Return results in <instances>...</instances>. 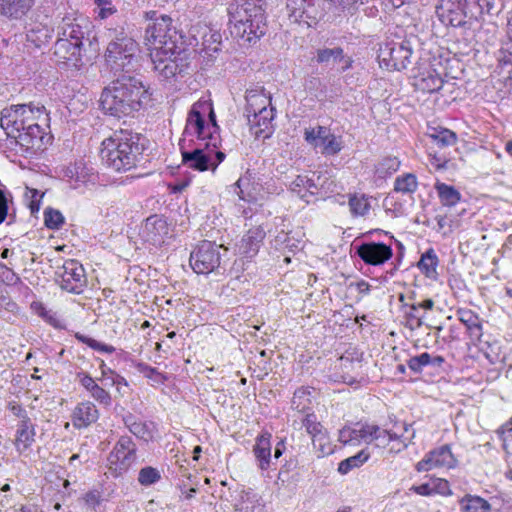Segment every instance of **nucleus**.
Segmentation results:
<instances>
[{
	"instance_id": "nucleus-23",
	"label": "nucleus",
	"mask_w": 512,
	"mask_h": 512,
	"mask_svg": "<svg viewBox=\"0 0 512 512\" xmlns=\"http://www.w3.org/2000/svg\"><path fill=\"white\" fill-rule=\"evenodd\" d=\"M275 112L273 107H267L265 104L258 109L253 110L252 117L248 115L249 123L254 129L255 136L267 137L271 133L272 121L274 120Z\"/></svg>"
},
{
	"instance_id": "nucleus-54",
	"label": "nucleus",
	"mask_w": 512,
	"mask_h": 512,
	"mask_svg": "<svg viewBox=\"0 0 512 512\" xmlns=\"http://www.w3.org/2000/svg\"><path fill=\"white\" fill-rule=\"evenodd\" d=\"M302 425L305 427L307 433L311 436V439L326 431L313 413H309L305 416V418L302 420Z\"/></svg>"
},
{
	"instance_id": "nucleus-17",
	"label": "nucleus",
	"mask_w": 512,
	"mask_h": 512,
	"mask_svg": "<svg viewBox=\"0 0 512 512\" xmlns=\"http://www.w3.org/2000/svg\"><path fill=\"white\" fill-rule=\"evenodd\" d=\"M286 8L292 22L306 27L315 24L319 15L315 0H287Z\"/></svg>"
},
{
	"instance_id": "nucleus-61",
	"label": "nucleus",
	"mask_w": 512,
	"mask_h": 512,
	"mask_svg": "<svg viewBox=\"0 0 512 512\" xmlns=\"http://www.w3.org/2000/svg\"><path fill=\"white\" fill-rule=\"evenodd\" d=\"M83 501L89 508L95 509L102 502V494L98 490H91L83 496Z\"/></svg>"
},
{
	"instance_id": "nucleus-34",
	"label": "nucleus",
	"mask_w": 512,
	"mask_h": 512,
	"mask_svg": "<svg viewBox=\"0 0 512 512\" xmlns=\"http://www.w3.org/2000/svg\"><path fill=\"white\" fill-rule=\"evenodd\" d=\"M66 176L74 181L73 187L79 188L89 182H94L95 174L83 162H77L67 168Z\"/></svg>"
},
{
	"instance_id": "nucleus-4",
	"label": "nucleus",
	"mask_w": 512,
	"mask_h": 512,
	"mask_svg": "<svg viewBox=\"0 0 512 512\" xmlns=\"http://www.w3.org/2000/svg\"><path fill=\"white\" fill-rule=\"evenodd\" d=\"M139 135L119 130L102 141L100 157L104 165L116 172H125L136 166L142 148Z\"/></svg>"
},
{
	"instance_id": "nucleus-13",
	"label": "nucleus",
	"mask_w": 512,
	"mask_h": 512,
	"mask_svg": "<svg viewBox=\"0 0 512 512\" xmlns=\"http://www.w3.org/2000/svg\"><path fill=\"white\" fill-rule=\"evenodd\" d=\"M56 277L61 289L70 293L79 294L86 284L84 268L74 259L64 261L63 265L57 268Z\"/></svg>"
},
{
	"instance_id": "nucleus-57",
	"label": "nucleus",
	"mask_w": 512,
	"mask_h": 512,
	"mask_svg": "<svg viewBox=\"0 0 512 512\" xmlns=\"http://www.w3.org/2000/svg\"><path fill=\"white\" fill-rule=\"evenodd\" d=\"M152 426V423L138 421L137 423L134 424L133 427H131V430L129 431L136 437L148 441L153 437Z\"/></svg>"
},
{
	"instance_id": "nucleus-51",
	"label": "nucleus",
	"mask_w": 512,
	"mask_h": 512,
	"mask_svg": "<svg viewBox=\"0 0 512 512\" xmlns=\"http://www.w3.org/2000/svg\"><path fill=\"white\" fill-rule=\"evenodd\" d=\"M206 112L209 114V123H207V127L209 128V140L212 141L214 147H219L221 144L219 126L216 123V116L211 103H209V108Z\"/></svg>"
},
{
	"instance_id": "nucleus-20",
	"label": "nucleus",
	"mask_w": 512,
	"mask_h": 512,
	"mask_svg": "<svg viewBox=\"0 0 512 512\" xmlns=\"http://www.w3.org/2000/svg\"><path fill=\"white\" fill-rule=\"evenodd\" d=\"M357 255L368 265L384 264L393 256L390 245L380 242H366L357 247Z\"/></svg>"
},
{
	"instance_id": "nucleus-49",
	"label": "nucleus",
	"mask_w": 512,
	"mask_h": 512,
	"mask_svg": "<svg viewBox=\"0 0 512 512\" xmlns=\"http://www.w3.org/2000/svg\"><path fill=\"white\" fill-rule=\"evenodd\" d=\"M469 5L475 4L480 14L497 15L502 9L501 0H468Z\"/></svg>"
},
{
	"instance_id": "nucleus-64",
	"label": "nucleus",
	"mask_w": 512,
	"mask_h": 512,
	"mask_svg": "<svg viewBox=\"0 0 512 512\" xmlns=\"http://www.w3.org/2000/svg\"><path fill=\"white\" fill-rule=\"evenodd\" d=\"M395 434L398 436V439L390 441L395 442V444L390 448V451L393 453H399L405 450L409 443H411L412 439L415 437V432L413 431L409 441L407 442L403 435H398L397 433Z\"/></svg>"
},
{
	"instance_id": "nucleus-50",
	"label": "nucleus",
	"mask_w": 512,
	"mask_h": 512,
	"mask_svg": "<svg viewBox=\"0 0 512 512\" xmlns=\"http://www.w3.org/2000/svg\"><path fill=\"white\" fill-rule=\"evenodd\" d=\"M161 479V473L158 469L146 466L140 469L138 473V482L142 486H150L157 483Z\"/></svg>"
},
{
	"instance_id": "nucleus-31",
	"label": "nucleus",
	"mask_w": 512,
	"mask_h": 512,
	"mask_svg": "<svg viewBox=\"0 0 512 512\" xmlns=\"http://www.w3.org/2000/svg\"><path fill=\"white\" fill-rule=\"evenodd\" d=\"M35 0H0V13L11 19L22 18L34 5Z\"/></svg>"
},
{
	"instance_id": "nucleus-45",
	"label": "nucleus",
	"mask_w": 512,
	"mask_h": 512,
	"mask_svg": "<svg viewBox=\"0 0 512 512\" xmlns=\"http://www.w3.org/2000/svg\"><path fill=\"white\" fill-rule=\"evenodd\" d=\"M338 361H339V367L343 371H346V375L342 376L343 381L348 384H353L354 382H356V378L349 375V372L350 371L355 372L356 375H358L359 373L357 371L362 367L361 361L354 360L349 355L341 356Z\"/></svg>"
},
{
	"instance_id": "nucleus-11",
	"label": "nucleus",
	"mask_w": 512,
	"mask_h": 512,
	"mask_svg": "<svg viewBox=\"0 0 512 512\" xmlns=\"http://www.w3.org/2000/svg\"><path fill=\"white\" fill-rule=\"evenodd\" d=\"M305 141L325 156L338 154L342 150L340 137L335 136L328 127L317 125L304 130Z\"/></svg>"
},
{
	"instance_id": "nucleus-26",
	"label": "nucleus",
	"mask_w": 512,
	"mask_h": 512,
	"mask_svg": "<svg viewBox=\"0 0 512 512\" xmlns=\"http://www.w3.org/2000/svg\"><path fill=\"white\" fill-rule=\"evenodd\" d=\"M35 425L31 419L20 420L17 424L14 445L16 450L22 454L26 452L35 442Z\"/></svg>"
},
{
	"instance_id": "nucleus-56",
	"label": "nucleus",
	"mask_w": 512,
	"mask_h": 512,
	"mask_svg": "<svg viewBox=\"0 0 512 512\" xmlns=\"http://www.w3.org/2000/svg\"><path fill=\"white\" fill-rule=\"evenodd\" d=\"M407 366L414 373H421L423 371L424 367L430 366V354L427 352H424L420 355L411 357L407 361Z\"/></svg>"
},
{
	"instance_id": "nucleus-40",
	"label": "nucleus",
	"mask_w": 512,
	"mask_h": 512,
	"mask_svg": "<svg viewBox=\"0 0 512 512\" xmlns=\"http://www.w3.org/2000/svg\"><path fill=\"white\" fill-rule=\"evenodd\" d=\"M387 53L392 55L390 64H406V62H410L412 55V51L409 47L396 43L386 44L384 46V55Z\"/></svg>"
},
{
	"instance_id": "nucleus-6",
	"label": "nucleus",
	"mask_w": 512,
	"mask_h": 512,
	"mask_svg": "<svg viewBox=\"0 0 512 512\" xmlns=\"http://www.w3.org/2000/svg\"><path fill=\"white\" fill-rule=\"evenodd\" d=\"M396 439H398V436L394 432L368 423H357L354 426H345L339 431L338 435L339 442L343 445L350 446L375 442L377 447L384 448L391 440Z\"/></svg>"
},
{
	"instance_id": "nucleus-10",
	"label": "nucleus",
	"mask_w": 512,
	"mask_h": 512,
	"mask_svg": "<svg viewBox=\"0 0 512 512\" xmlns=\"http://www.w3.org/2000/svg\"><path fill=\"white\" fill-rule=\"evenodd\" d=\"M234 186L238 197L247 202L264 200L276 191L274 184L269 182L264 183L262 178L249 172L241 176Z\"/></svg>"
},
{
	"instance_id": "nucleus-25",
	"label": "nucleus",
	"mask_w": 512,
	"mask_h": 512,
	"mask_svg": "<svg viewBox=\"0 0 512 512\" xmlns=\"http://www.w3.org/2000/svg\"><path fill=\"white\" fill-rule=\"evenodd\" d=\"M271 433L265 431L257 436L255 445L253 446V454L256 458L258 468L261 471H266L270 468L272 463L271 457Z\"/></svg>"
},
{
	"instance_id": "nucleus-46",
	"label": "nucleus",
	"mask_w": 512,
	"mask_h": 512,
	"mask_svg": "<svg viewBox=\"0 0 512 512\" xmlns=\"http://www.w3.org/2000/svg\"><path fill=\"white\" fill-rule=\"evenodd\" d=\"M311 404V390L308 387H300L294 392L291 405L292 408L299 411L305 412L309 409Z\"/></svg>"
},
{
	"instance_id": "nucleus-41",
	"label": "nucleus",
	"mask_w": 512,
	"mask_h": 512,
	"mask_svg": "<svg viewBox=\"0 0 512 512\" xmlns=\"http://www.w3.org/2000/svg\"><path fill=\"white\" fill-rule=\"evenodd\" d=\"M435 189L438 193L441 203L444 206H454L461 199V194L453 186L437 182L435 184Z\"/></svg>"
},
{
	"instance_id": "nucleus-38",
	"label": "nucleus",
	"mask_w": 512,
	"mask_h": 512,
	"mask_svg": "<svg viewBox=\"0 0 512 512\" xmlns=\"http://www.w3.org/2000/svg\"><path fill=\"white\" fill-rule=\"evenodd\" d=\"M460 510L462 512H490L491 505L488 501L480 496L466 495L460 502Z\"/></svg>"
},
{
	"instance_id": "nucleus-32",
	"label": "nucleus",
	"mask_w": 512,
	"mask_h": 512,
	"mask_svg": "<svg viewBox=\"0 0 512 512\" xmlns=\"http://www.w3.org/2000/svg\"><path fill=\"white\" fill-rule=\"evenodd\" d=\"M313 56L311 60H315L318 63H337L344 62L345 64H351L352 60L345 53L341 47L333 48H321L311 53Z\"/></svg>"
},
{
	"instance_id": "nucleus-18",
	"label": "nucleus",
	"mask_w": 512,
	"mask_h": 512,
	"mask_svg": "<svg viewBox=\"0 0 512 512\" xmlns=\"http://www.w3.org/2000/svg\"><path fill=\"white\" fill-rule=\"evenodd\" d=\"M457 460L454 457L449 445H442L427 453L422 460L416 464L418 472H427L435 468H454Z\"/></svg>"
},
{
	"instance_id": "nucleus-39",
	"label": "nucleus",
	"mask_w": 512,
	"mask_h": 512,
	"mask_svg": "<svg viewBox=\"0 0 512 512\" xmlns=\"http://www.w3.org/2000/svg\"><path fill=\"white\" fill-rule=\"evenodd\" d=\"M418 188V180L413 173H404L396 177L394 191L404 195H412Z\"/></svg>"
},
{
	"instance_id": "nucleus-63",
	"label": "nucleus",
	"mask_w": 512,
	"mask_h": 512,
	"mask_svg": "<svg viewBox=\"0 0 512 512\" xmlns=\"http://www.w3.org/2000/svg\"><path fill=\"white\" fill-rule=\"evenodd\" d=\"M0 280L7 285H16L21 283L20 277L10 268L6 266L3 272H1Z\"/></svg>"
},
{
	"instance_id": "nucleus-9",
	"label": "nucleus",
	"mask_w": 512,
	"mask_h": 512,
	"mask_svg": "<svg viewBox=\"0 0 512 512\" xmlns=\"http://www.w3.org/2000/svg\"><path fill=\"white\" fill-rule=\"evenodd\" d=\"M136 444L129 436H121L107 458V467L114 476L125 473L136 460Z\"/></svg>"
},
{
	"instance_id": "nucleus-5",
	"label": "nucleus",
	"mask_w": 512,
	"mask_h": 512,
	"mask_svg": "<svg viewBox=\"0 0 512 512\" xmlns=\"http://www.w3.org/2000/svg\"><path fill=\"white\" fill-rule=\"evenodd\" d=\"M182 163L193 170L200 172L215 171L218 165L224 161L225 153L214 147L212 141L200 142L194 148L188 149L185 138L179 142Z\"/></svg>"
},
{
	"instance_id": "nucleus-43",
	"label": "nucleus",
	"mask_w": 512,
	"mask_h": 512,
	"mask_svg": "<svg viewBox=\"0 0 512 512\" xmlns=\"http://www.w3.org/2000/svg\"><path fill=\"white\" fill-rule=\"evenodd\" d=\"M328 4V9H334L338 15L341 13L353 15L358 10L359 6L364 4V0H325Z\"/></svg>"
},
{
	"instance_id": "nucleus-37",
	"label": "nucleus",
	"mask_w": 512,
	"mask_h": 512,
	"mask_svg": "<svg viewBox=\"0 0 512 512\" xmlns=\"http://www.w3.org/2000/svg\"><path fill=\"white\" fill-rule=\"evenodd\" d=\"M439 264V259L433 249L427 250L424 254H422L419 262L418 268L421 272L432 280H436L438 277L437 267Z\"/></svg>"
},
{
	"instance_id": "nucleus-19",
	"label": "nucleus",
	"mask_w": 512,
	"mask_h": 512,
	"mask_svg": "<svg viewBox=\"0 0 512 512\" xmlns=\"http://www.w3.org/2000/svg\"><path fill=\"white\" fill-rule=\"evenodd\" d=\"M140 236L143 241L158 247L169 238L170 228L165 219L158 215H152L143 223Z\"/></svg>"
},
{
	"instance_id": "nucleus-3",
	"label": "nucleus",
	"mask_w": 512,
	"mask_h": 512,
	"mask_svg": "<svg viewBox=\"0 0 512 512\" xmlns=\"http://www.w3.org/2000/svg\"><path fill=\"white\" fill-rule=\"evenodd\" d=\"M229 30L242 45L254 44L266 32L264 10L252 0H235L229 7Z\"/></svg>"
},
{
	"instance_id": "nucleus-16",
	"label": "nucleus",
	"mask_w": 512,
	"mask_h": 512,
	"mask_svg": "<svg viewBox=\"0 0 512 512\" xmlns=\"http://www.w3.org/2000/svg\"><path fill=\"white\" fill-rule=\"evenodd\" d=\"M208 108L209 102L207 101H198L192 105L187 117L183 138L196 136L200 142L209 141V128L204 119V114Z\"/></svg>"
},
{
	"instance_id": "nucleus-12",
	"label": "nucleus",
	"mask_w": 512,
	"mask_h": 512,
	"mask_svg": "<svg viewBox=\"0 0 512 512\" xmlns=\"http://www.w3.org/2000/svg\"><path fill=\"white\" fill-rule=\"evenodd\" d=\"M138 45L124 32H120L106 49L105 59L108 64H130L137 60Z\"/></svg>"
},
{
	"instance_id": "nucleus-52",
	"label": "nucleus",
	"mask_w": 512,
	"mask_h": 512,
	"mask_svg": "<svg viewBox=\"0 0 512 512\" xmlns=\"http://www.w3.org/2000/svg\"><path fill=\"white\" fill-rule=\"evenodd\" d=\"M302 425L305 427L307 433L311 436V439L326 431L313 413H309L305 416V418L302 420Z\"/></svg>"
},
{
	"instance_id": "nucleus-42",
	"label": "nucleus",
	"mask_w": 512,
	"mask_h": 512,
	"mask_svg": "<svg viewBox=\"0 0 512 512\" xmlns=\"http://www.w3.org/2000/svg\"><path fill=\"white\" fill-rule=\"evenodd\" d=\"M350 212L353 216H366L371 208L369 198L364 194H353L349 196L348 200Z\"/></svg>"
},
{
	"instance_id": "nucleus-15",
	"label": "nucleus",
	"mask_w": 512,
	"mask_h": 512,
	"mask_svg": "<svg viewBox=\"0 0 512 512\" xmlns=\"http://www.w3.org/2000/svg\"><path fill=\"white\" fill-rule=\"evenodd\" d=\"M92 23L88 17L79 14H69L62 18L58 26V34L62 38H66L82 47L83 40L89 39Z\"/></svg>"
},
{
	"instance_id": "nucleus-33",
	"label": "nucleus",
	"mask_w": 512,
	"mask_h": 512,
	"mask_svg": "<svg viewBox=\"0 0 512 512\" xmlns=\"http://www.w3.org/2000/svg\"><path fill=\"white\" fill-rule=\"evenodd\" d=\"M53 36V28L44 23H30L27 27V41L33 43L36 47L49 42Z\"/></svg>"
},
{
	"instance_id": "nucleus-36",
	"label": "nucleus",
	"mask_w": 512,
	"mask_h": 512,
	"mask_svg": "<svg viewBox=\"0 0 512 512\" xmlns=\"http://www.w3.org/2000/svg\"><path fill=\"white\" fill-rule=\"evenodd\" d=\"M80 384L90 393L91 397L105 406L111 405L110 394L100 387L88 374H79Z\"/></svg>"
},
{
	"instance_id": "nucleus-30",
	"label": "nucleus",
	"mask_w": 512,
	"mask_h": 512,
	"mask_svg": "<svg viewBox=\"0 0 512 512\" xmlns=\"http://www.w3.org/2000/svg\"><path fill=\"white\" fill-rule=\"evenodd\" d=\"M202 57L204 60L216 61L222 52L221 34L218 31L209 30L202 36Z\"/></svg>"
},
{
	"instance_id": "nucleus-47",
	"label": "nucleus",
	"mask_w": 512,
	"mask_h": 512,
	"mask_svg": "<svg viewBox=\"0 0 512 512\" xmlns=\"http://www.w3.org/2000/svg\"><path fill=\"white\" fill-rule=\"evenodd\" d=\"M312 445L318 457H325L334 452V447L331 443L327 431L317 435L312 439Z\"/></svg>"
},
{
	"instance_id": "nucleus-58",
	"label": "nucleus",
	"mask_w": 512,
	"mask_h": 512,
	"mask_svg": "<svg viewBox=\"0 0 512 512\" xmlns=\"http://www.w3.org/2000/svg\"><path fill=\"white\" fill-rule=\"evenodd\" d=\"M433 494L449 495L451 494L450 485L447 480L442 478H433L430 480Z\"/></svg>"
},
{
	"instance_id": "nucleus-35",
	"label": "nucleus",
	"mask_w": 512,
	"mask_h": 512,
	"mask_svg": "<svg viewBox=\"0 0 512 512\" xmlns=\"http://www.w3.org/2000/svg\"><path fill=\"white\" fill-rule=\"evenodd\" d=\"M426 135L440 148L453 146L457 142L456 133L441 126H429Z\"/></svg>"
},
{
	"instance_id": "nucleus-21",
	"label": "nucleus",
	"mask_w": 512,
	"mask_h": 512,
	"mask_svg": "<svg viewBox=\"0 0 512 512\" xmlns=\"http://www.w3.org/2000/svg\"><path fill=\"white\" fill-rule=\"evenodd\" d=\"M39 121L40 120H34L28 123L25 129L20 130V132L13 137L25 152L35 153L43 149L45 133L39 125Z\"/></svg>"
},
{
	"instance_id": "nucleus-62",
	"label": "nucleus",
	"mask_w": 512,
	"mask_h": 512,
	"mask_svg": "<svg viewBox=\"0 0 512 512\" xmlns=\"http://www.w3.org/2000/svg\"><path fill=\"white\" fill-rule=\"evenodd\" d=\"M349 288L354 289L359 294L360 298L367 296L371 291V285L363 279L351 282Z\"/></svg>"
},
{
	"instance_id": "nucleus-60",
	"label": "nucleus",
	"mask_w": 512,
	"mask_h": 512,
	"mask_svg": "<svg viewBox=\"0 0 512 512\" xmlns=\"http://www.w3.org/2000/svg\"><path fill=\"white\" fill-rule=\"evenodd\" d=\"M95 4L99 9L98 16L102 19L116 12L111 0H95Z\"/></svg>"
},
{
	"instance_id": "nucleus-48",
	"label": "nucleus",
	"mask_w": 512,
	"mask_h": 512,
	"mask_svg": "<svg viewBox=\"0 0 512 512\" xmlns=\"http://www.w3.org/2000/svg\"><path fill=\"white\" fill-rule=\"evenodd\" d=\"M318 176L317 196L321 198L330 197L332 193L336 192L337 184L335 179L327 173H318Z\"/></svg>"
},
{
	"instance_id": "nucleus-27",
	"label": "nucleus",
	"mask_w": 512,
	"mask_h": 512,
	"mask_svg": "<svg viewBox=\"0 0 512 512\" xmlns=\"http://www.w3.org/2000/svg\"><path fill=\"white\" fill-rule=\"evenodd\" d=\"M264 237L265 231L261 226L251 228L242 237L239 252L246 257H253L258 252Z\"/></svg>"
},
{
	"instance_id": "nucleus-7",
	"label": "nucleus",
	"mask_w": 512,
	"mask_h": 512,
	"mask_svg": "<svg viewBox=\"0 0 512 512\" xmlns=\"http://www.w3.org/2000/svg\"><path fill=\"white\" fill-rule=\"evenodd\" d=\"M34 120H47L43 105L23 104L3 109L0 125L5 130L7 136L13 138L20 130L25 129L28 123Z\"/></svg>"
},
{
	"instance_id": "nucleus-22",
	"label": "nucleus",
	"mask_w": 512,
	"mask_h": 512,
	"mask_svg": "<svg viewBox=\"0 0 512 512\" xmlns=\"http://www.w3.org/2000/svg\"><path fill=\"white\" fill-rule=\"evenodd\" d=\"M318 180L319 176L316 172L298 175L291 182L290 189L306 203H309L311 196H317Z\"/></svg>"
},
{
	"instance_id": "nucleus-53",
	"label": "nucleus",
	"mask_w": 512,
	"mask_h": 512,
	"mask_svg": "<svg viewBox=\"0 0 512 512\" xmlns=\"http://www.w3.org/2000/svg\"><path fill=\"white\" fill-rule=\"evenodd\" d=\"M302 425L305 427L307 433L311 436V439L326 431L313 413H309L305 416V418L302 420Z\"/></svg>"
},
{
	"instance_id": "nucleus-29",
	"label": "nucleus",
	"mask_w": 512,
	"mask_h": 512,
	"mask_svg": "<svg viewBox=\"0 0 512 512\" xmlns=\"http://www.w3.org/2000/svg\"><path fill=\"white\" fill-rule=\"evenodd\" d=\"M82 47L66 38L59 36L55 43V55L59 57L60 64L77 62L80 60Z\"/></svg>"
},
{
	"instance_id": "nucleus-44",
	"label": "nucleus",
	"mask_w": 512,
	"mask_h": 512,
	"mask_svg": "<svg viewBox=\"0 0 512 512\" xmlns=\"http://www.w3.org/2000/svg\"><path fill=\"white\" fill-rule=\"evenodd\" d=\"M370 454L366 450H361L357 454L341 461L338 466V472L345 475L351 470L362 466L368 459Z\"/></svg>"
},
{
	"instance_id": "nucleus-2",
	"label": "nucleus",
	"mask_w": 512,
	"mask_h": 512,
	"mask_svg": "<svg viewBox=\"0 0 512 512\" xmlns=\"http://www.w3.org/2000/svg\"><path fill=\"white\" fill-rule=\"evenodd\" d=\"M182 35L173 26L172 19L167 15L155 17L145 29L146 45L150 51L153 64L166 61L183 60L180 55L184 52Z\"/></svg>"
},
{
	"instance_id": "nucleus-55",
	"label": "nucleus",
	"mask_w": 512,
	"mask_h": 512,
	"mask_svg": "<svg viewBox=\"0 0 512 512\" xmlns=\"http://www.w3.org/2000/svg\"><path fill=\"white\" fill-rule=\"evenodd\" d=\"M44 222L50 229H59L64 223V217L60 211L49 208L44 212Z\"/></svg>"
},
{
	"instance_id": "nucleus-14",
	"label": "nucleus",
	"mask_w": 512,
	"mask_h": 512,
	"mask_svg": "<svg viewBox=\"0 0 512 512\" xmlns=\"http://www.w3.org/2000/svg\"><path fill=\"white\" fill-rule=\"evenodd\" d=\"M468 0H439L435 13L439 20L447 26L468 27L466 7Z\"/></svg>"
},
{
	"instance_id": "nucleus-1",
	"label": "nucleus",
	"mask_w": 512,
	"mask_h": 512,
	"mask_svg": "<svg viewBox=\"0 0 512 512\" xmlns=\"http://www.w3.org/2000/svg\"><path fill=\"white\" fill-rule=\"evenodd\" d=\"M151 101L149 88L129 75H122L105 87L100 97L104 113L119 119L134 117L137 112L150 106Z\"/></svg>"
},
{
	"instance_id": "nucleus-8",
	"label": "nucleus",
	"mask_w": 512,
	"mask_h": 512,
	"mask_svg": "<svg viewBox=\"0 0 512 512\" xmlns=\"http://www.w3.org/2000/svg\"><path fill=\"white\" fill-rule=\"evenodd\" d=\"M222 245L211 241H202L190 255V265L197 274H209L215 271L221 262Z\"/></svg>"
},
{
	"instance_id": "nucleus-59",
	"label": "nucleus",
	"mask_w": 512,
	"mask_h": 512,
	"mask_svg": "<svg viewBox=\"0 0 512 512\" xmlns=\"http://www.w3.org/2000/svg\"><path fill=\"white\" fill-rule=\"evenodd\" d=\"M499 439L503 442L505 448L512 449V426H507V422L504 423L496 431Z\"/></svg>"
},
{
	"instance_id": "nucleus-28",
	"label": "nucleus",
	"mask_w": 512,
	"mask_h": 512,
	"mask_svg": "<svg viewBox=\"0 0 512 512\" xmlns=\"http://www.w3.org/2000/svg\"><path fill=\"white\" fill-rule=\"evenodd\" d=\"M98 410L92 402H82L73 411L72 421L76 428H85L97 421Z\"/></svg>"
},
{
	"instance_id": "nucleus-24",
	"label": "nucleus",
	"mask_w": 512,
	"mask_h": 512,
	"mask_svg": "<svg viewBox=\"0 0 512 512\" xmlns=\"http://www.w3.org/2000/svg\"><path fill=\"white\" fill-rule=\"evenodd\" d=\"M458 320L466 327L470 340L477 344L483 335L482 320L479 315L467 308H460L456 312Z\"/></svg>"
}]
</instances>
